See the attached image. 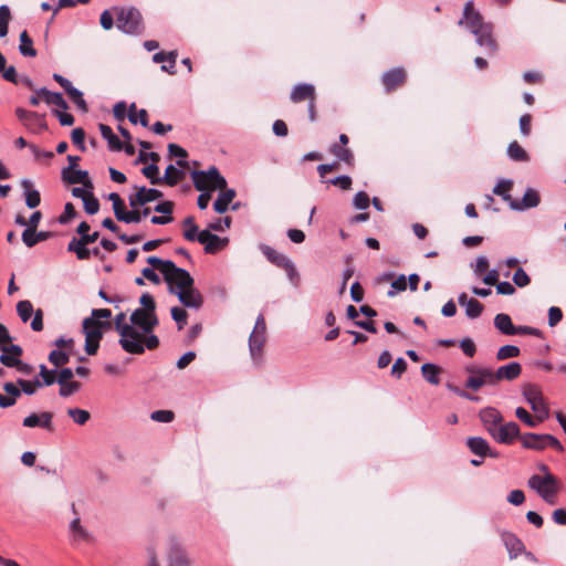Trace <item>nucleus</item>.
Returning a JSON list of instances; mask_svg holds the SVG:
<instances>
[{
	"mask_svg": "<svg viewBox=\"0 0 566 566\" xmlns=\"http://www.w3.org/2000/svg\"><path fill=\"white\" fill-rule=\"evenodd\" d=\"M158 323L156 313L142 311V308H136L130 315V325L140 328L144 334L153 333Z\"/></svg>",
	"mask_w": 566,
	"mask_h": 566,
	"instance_id": "obj_12",
	"label": "nucleus"
},
{
	"mask_svg": "<svg viewBox=\"0 0 566 566\" xmlns=\"http://www.w3.org/2000/svg\"><path fill=\"white\" fill-rule=\"evenodd\" d=\"M494 326L503 335H515L516 326L513 324L512 318L509 314H496L494 317Z\"/></svg>",
	"mask_w": 566,
	"mask_h": 566,
	"instance_id": "obj_32",
	"label": "nucleus"
},
{
	"mask_svg": "<svg viewBox=\"0 0 566 566\" xmlns=\"http://www.w3.org/2000/svg\"><path fill=\"white\" fill-rule=\"evenodd\" d=\"M53 237L51 231H36V229H24L22 241L28 248H33L39 242L46 241Z\"/></svg>",
	"mask_w": 566,
	"mask_h": 566,
	"instance_id": "obj_26",
	"label": "nucleus"
},
{
	"mask_svg": "<svg viewBox=\"0 0 566 566\" xmlns=\"http://www.w3.org/2000/svg\"><path fill=\"white\" fill-rule=\"evenodd\" d=\"M555 482V475L547 472L544 476L534 474L528 479V486L538 494L545 486Z\"/></svg>",
	"mask_w": 566,
	"mask_h": 566,
	"instance_id": "obj_38",
	"label": "nucleus"
},
{
	"mask_svg": "<svg viewBox=\"0 0 566 566\" xmlns=\"http://www.w3.org/2000/svg\"><path fill=\"white\" fill-rule=\"evenodd\" d=\"M324 182L333 186H337L343 190H349L352 187V178L347 175H339L332 179H326Z\"/></svg>",
	"mask_w": 566,
	"mask_h": 566,
	"instance_id": "obj_62",
	"label": "nucleus"
},
{
	"mask_svg": "<svg viewBox=\"0 0 566 566\" xmlns=\"http://www.w3.org/2000/svg\"><path fill=\"white\" fill-rule=\"evenodd\" d=\"M70 533L72 536V541L75 543L80 542H86L90 543L93 539V536L91 533H88L87 530H85L81 525V520L78 516H76L71 523H70Z\"/></svg>",
	"mask_w": 566,
	"mask_h": 566,
	"instance_id": "obj_30",
	"label": "nucleus"
},
{
	"mask_svg": "<svg viewBox=\"0 0 566 566\" xmlns=\"http://www.w3.org/2000/svg\"><path fill=\"white\" fill-rule=\"evenodd\" d=\"M99 238V232L86 233L80 238H72L67 244V251L75 253L76 258L81 261L90 259V251L87 245L94 243Z\"/></svg>",
	"mask_w": 566,
	"mask_h": 566,
	"instance_id": "obj_11",
	"label": "nucleus"
},
{
	"mask_svg": "<svg viewBox=\"0 0 566 566\" xmlns=\"http://www.w3.org/2000/svg\"><path fill=\"white\" fill-rule=\"evenodd\" d=\"M507 156L513 161L525 163L530 160V155L516 140L509 144Z\"/></svg>",
	"mask_w": 566,
	"mask_h": 566,
	"instance_id": "obj_42",
	"label": "nucleus"
},
{
	"mask_svg": "<svg viewBox=\"0 0 566 566\" xmlns=\"http://www.w3.org/2000/svg\"><path fill=\"white\" fill-rule=\"evenodd\" d=\"M464 307L467 316L471 319L478 318L483 312V304L475 298H470V302Z\"/></svg>",
	"mask_w": 566,
	"mask_h": 566,
	"instance_id": "obj_57",
	"label": "nucleus"
},
{
	"mask_svg": "<svg viewBox=\"0 0 566 566\" xmlns=\"http://www.w3.org/2000/svg\"><path fill=\"white\" fill-rule=\"evenodd\" d=\"M36 94L42 95L44 102L48 105H54L63 111H66L69 108V104L64 99L63 95L59 92H51L45 87H41L36 90Z\"/></svg>",
	"mask_w": 566,
	"mask_h": 566,
	"instance_id": "obj_27",
	"label": "nucleus"
},
{
	"mask_svg": "<svg viewBox=\"0 0 566 566\" xmlns=\"http://www.w3.org/2000/svg\"><path fill=\"white\" fill-rule=\"evenodd\" d=\"M3 390L6 395L0 394V408L7 409L17 403L18 398L21 397V390L13 382H4Z\"/></svg>",
	"mask_w": 566,
	"mask_h": 566,
	"instance_id": "obj_24",
	"label": "nucleus"
},
{
	"mask_svg": "<svg viewBox=\"0 0 566 566\" xmlns=\"http://www.w3.org/2000/svg\"><path fill=\"white\" fill-rule=\"evenodd\" d=\"M539 202V193L533 188H527L521 200H511L510 208L515 211H524L526 209L536 208Z\"/></svg>",
	"mask_w": 566,
	"mask_h": 566,
	"instance_id": "obj_18",
	"label": "nucleus"
},
{
	"mask_svg": "<svg viewBox=\"0 0 566 566\" xmlns=\"http://www.w3.org/2000/svg\"><path fill=\"white\" fill-rule=\"evenodd\" d=\"M465 23L467 28L475 35L476 43L485 48L489 54H493L497 50V43L493 38V24L485 22L482 14L473 8V1L470 0L464 4L463 17L459 24Z\"/></svg>",
	"mask_w": 566,
	"mask_h": 566,
	"instance_id": "obj_1",
	"label": "nucleus"
},
{
	"mask_svg": "<svg viewBox=\"0 0 566 566\" xmlns=\"http://www.w3.org/2000/svg\"><path fill=\"white\" fill-rule=\"evenodd\" d=\"M60 385L59 395L63 398H67L81 389V384L78 381H67Z\"/></svg>",
	"mask_w": 566,
	"mask_h": 566,
	"instance_id": "obj_61",
	"label": "nucleus"
},
{
	"mask_svg": "<svg viewBox=\"0 0 566 566\" xmlns=\"http://www.w3.org/2000/svg\"><path fill=\"white\" fill-rule=\"evenodd\" d=\"M440 367L431 363H426L421 366L423 378L431 385H438L440 382Z\"/></svg>",
	"mask_w": 566,
	"mask_h": 566,
	"instance_id": "obj_45",
	"label": "nucleus"
},
{
	"mask_svg": "<svg viewBox=\"0 0 566 566\" xmlns=\"http://www.w3.org/2000/svg\"><path fill=\"white\" fill-rule=\"evenodd\" d=\"M11 19L10 9L6 4L0 6V38H4L8 34V25Z\"/></svg>",
	"mask_w": 566,
	"mask_h": 566,
	"instance_id": "obj_56",
	"label": "nucleus"
},
{
	"mask_svg": "<svg viewBox=\"0 0 566 566\" xmlns=\"http://www.w3.org/2000/svg\"><path fill=\"white\" fill-rule=\"evenodd\" d=\"M266 340V324L264 315H258L253 331L249 337V350L254 361H260L263 354V346Z\"/></svg>",
	"mask_w": 566,
	"mask_h": 566,
	"instance_id": "obj_8",
	"label": "nucleus"
},
{
	"mask_svg": "<svg viewBox=\"0 0 566 566\" xmlns=\"http://www.w3.org/2000/svg\"><path fill=\"white\" fill-rule=\"evenodd\" d=\"M112 323L109 321H97L94 318H84L83 332L86 338L101 340L104 331L111 329Z\"/></svg>",
	"mask_w": 566,
	"mask_h": 566,
	"instance_id": "obj_17",
	"label": "nucleus"
},
{
	"mask_svg": "<svg viewBox=\"0 0 566 566\" xmlns=\"http://www.w3.org/2000/svg\"><path fill=\"white\" fill-rule=\"evenodd\" d=\"M479 418L485 430L491 434L502 421L501 412L493 407H485L479 412Z\"/></svg>",
	"mask_w": 566,
	"mask_h": 566,
	"instance_id": "obj_22",
	"label": "nucleus"
},
{
	"mask_svg": "<svg viewBox=\"0 0 566 566\" xmlns=\"http://www.w3.org/2000/svg\"><path fill=\"white\" fill-rule=\"evenodd\" d=\"M523 396L538 420H546L549 417V409L545 405L543 395L536 385H526L523 388Z\"/></svg>",
	"mask_w": 566,
	"mask_h": 566,
	"instance_id": "obj_9",
	"label": "nucleus"
},
{
	"mask_svg": "<svg viewBox=\"0 0 566 566\" xmlns=\"http://www.w3.org/2000/svg\"><path fill=\"white\" fill-rule=\"evenodd\" d=\"M182 226L185 228L182 233L184 238L190 242L198 241L199 229L195 222V218L192 216H188L184 219Z\"/></svg>",
	"mask_w": 566,
	"mask_h": 566,
	"instance_id": "obj_46",
	"label": "nucleus"
},
{
	"mask_svg": "<svg viewBox=\"0 0 566 566\" xmlns=\"http://www.w3.org/2000/svg\"><path fill=\"white\" fill-rule=\"evenodd\" d=\"M22 186L24 187L27 207L30 209L36 208L41 202L40 192L35 189H32V184L28 179L22 181Z\"/></svg>",
	"mask_w": 566,
	"mask_h": 566,
	"instance_id": "obj_37",
	"label": "nucleus"
},
{
	"mask_svg": "<svg viewBox=\"0 0 566 566\" xmlns=\"http://www.w3.org/2000/svg\"><path fill=\"white\" fill-rule=\"evenodd\" d=\"M521 443L524 449L528 450L543 451L551 447L559 452L564 451L559 440L549 433H524L521 436Z\"/></svg>",
	"mask_w": 566,
	"mask_h": 566,
	"instance_id": "obj_7",
	"label": "nucleus"
},
{
	"mask_svg": "<svg viewBox=\"0 0 566 566\" xmlns=\"http://www.w3.org/2000/svg\"><path fill=\"white\" fill-rule=\"evenodd\" d=\"M168 153L171 157H177V165L181 168H186L188 166V163L185 160V158L188 156V153L185 148L177 144H169L168 145Z\"/></svg>",
	"mask_w": 566,
	"mask_h": 566,
	"instance_id": "obj_49",
	"label": "nucleus"
},
{
	"mask_svg": "<svg viewBox=\"0 0 566 566\" xmlns=\"http://www.w3.org/2000/svg\"><path fill=\"white\" fill-rule=\"evenodd\" d=\"M491 436L499 443L512 444L516 438L521 439L522 434L518 424L511 421L505 424H499Z\"/></svg>",
	"mask_w": 566,
	"mask_h": 566,
	"instance_id": "obj_13",
	"label": "nucleus"
},
{
	"mask_svg": "<svg viewBox=\"0 0 566 566\" xmlns=\"http://www.w3.org/2000/svg\"><path fill=\"white\" fill-rule=\"evenodd\" d=\"M65 93L82 113H87V103L84 99L83 93L78 88L72 85Z\"/></svg>",
	"mask_w": 566,
	"mask_h": 566,
	"instance_id": "obj_47",
	"label": "nucleus"
},
{
	"mask_svg": "<svg viewBox=\"0 0 566 566\" xmlns=\"http://www.w3.org/2000/svg\"><path fill=\"white\" fill-rule=\"evenodd\" d=\"M67 415L73 419V421L76 424H80V426L85 424L91 418V415L87 410L80 409V408H70L67 410Z\"/></svg>",
	"mask_w": 566,
	"mask_h": 566,
	"instance_id": "obj_55",
	"label": "nucleus"
},
{
	"mask_svg": "<svg viewBox=\"0 0 566 566\" xmlns=\"http://www.w3.org/2000/svg\"><path fill=\"white\" fill-rule=\"evenodd\" d=\"M516 417L526 426L531 428L537 427L544 420H538L537 416H532L525 408L517 407L515 410Z\"/></svg>",
	"mask_w": 566,
	"mask_h": 566,
	"instance_id": "obj_48",
	"label": "nucleus"
},
{
	"mask_svg": "<svg viewBox=\"0 0 566 566\" xmlns=\"http://www.w3.org/2000/svg\"><path fill=\"white\" fill-rule=\"evenodd\" d=\"M522 373V366L517 361H512L506 365L500 366L497 369H493L496 385L502 380L512 381L520 377Z\"/></svg>",
	"mask_w": 566,
	"mask_h": 566,
	"instance_id": "obj_21",
	"label": "nucleus"
},
{
	"mask_svg": "<svg viewBox=\"0 0 566 566\" xmlns=\"http://www.w3.org/2000/svg\"><path fill=\"white\" fill-rule=\"evenodd\" d=\"M24 126L32 133H41L48 129L45 114L33 112Z\"/></svg>",
	"mask_w": 566,
	"mask_h": 566,
	"instance_id": "obj_39",
	"label": "nucleus"
},
{
	"mask_svg": "<svg viewBox=\"0 0 566 566\" xmlns=\"http://www.w3.org/2000/svg\"><path fill=\"white\" fill-rule=\"evenodd\" d=\"M168 292L176 295L185 307L199 310L203 304V297L195 287V280L188 271L187 274H177L174 277V283L168 285Z\"/></svg>",
	"mask_w": 566,
	"mask_h": 566,
	"instance_id": "obj_2",
	"label": "nucleus"
},
{
	"mask_svg": "<svg viewBox=\"0 0 566 566\" xmlns=\"http://www.w3.org/2000/svg\"><path fill=\"white\" fill-rule=\"evenodd\" d=\"M115 329L118 332L119 345L133 355L144 354L143 335L133 325L126 323V314L120 312L114 319Z\"/></svg>",
	"mask_w": 566,
	"mask_h": 566,
	"instance_id": "obj_3",
	"label": "nucleus"
},
{
	"mask_svg": "<svg viewBox=\"0 0 566 566\" xmlns=\"http://www.w3.org/2000/svg\"><path fill=\"white\" fill-rule=\"evenodd\" d=\"M407 74L402 67H394L385 72L381 76V82L387 93H391L398 87L402 86L406 82Z\"/></svg>",
	"mask_w": 566,
	"mask_h": 566,
	"instance_id": "obj_16",
	"label": "nucleus"
},
{
	"mask_svg": "<svg viewBox=\"0 0 566 566\" xmlns=\"http://www.w3.org/2000/svg\"><path fill=\"white\" fill-rule=\"evenodd\" d=\"M198 242L205 244V252L207 254H216L229 244L228 238H220L211 233L209 230H202L198 234Z\"/></svg>",
	"mask_w": 566,
	"mask_h": 566,
	"instance_id": "obj_14",
	"label": "nucleus"
},
{
	"mask_svg": "<svg viewBox=\"0 0 566 566\" xmlns=\"http://www.w3.org/2000/svg\"><path fill=\"white\" fill-rule=\"evenodd\" d=\"M206 179H208L209 190H223L227 188V180L220 174L219 169L216 166H211L208 170L205 171Z\"/></svg>",
	"mask_w": 566,
	"mask_h": 566,
	"instance_id": "obj_28",
	"label": "nucleus"
},
{
	"mask_svg": "<svg viewBox=\"0 0 566 566\" xmlns=\"http://www.w3.org/2000/svg\"><path fill=\"white\" fill-rule=\"evenodd\" d=\"M171 317L176 322L178 329H182L187 324L188 313L185 308L179 306H174L170 310Z\"/></svg>",
	"mask_w": 566,
	"mask_h": 566,
	"instance_id": "obj_58",
	"label": "nucleus"
},
{
	"mask_svg": "<svg viewBox=\"0 0 566 566\" xmlns=\"http://www.w3.org/2000/svg\"><path fill=\"white\" fill-rule=\"evenodd\" d=\"M62 179L70 185L82 184L85 188L93 189V182L86 170L63 168Z\"/></svg>",
	"mask_w": 566,
	"mask_h": 566,
	"instance_id": "obj_20",
	"label": "nucleus"
},
{
	"mask_svg": "<svg viewBox=\"0 0 566 566\" xmlns=\"http://www.w3.org/2000/svg\"><path fill=\"white\" fill-rule=\"evenodd\" d=\"M146 261L153 268L160 270L167 285H171V283H174V277L177 274H187L186 269L178 268L171 260H163L158 256L151 255L148 256Z\"/></svg>",
	"mask_w": 566,
	"mask_h": 566,
	"instance_id": "obj_10",
	"label": "nucleus"
},
{
	"mask_svg": "<svg viewBox=\"0 0 566 566\" xmlns=\"http://www.w3.org/2000/svg\"><path fill=\"white\" fill-rule=\"evenodd\" d=\"M0 363L9 368H17V370L23 375H31L34 370L33 366L18 359L15 357H11L10 355H0Z\"/></svg>",
	"mask_w": 566,
	"mask_h": 566,
	"instance_id": "obj_29",
	"label": "nucleus"
},
{
	"mask_svg": "<svg viewBox=\"0 0 566 566\" xmlns=\"http://www.w3.org/2000/svg\"><path fill=\"white\" fill-rule=\"evenodd\" d=\"M237 192L232 188L223 189L216 201L213 202V209L218 213H224L229 209L230 202L234 199Z\"/></svg>",
	"mask_w": 566,
	"mask_h": 566,
	"instance_id": "obj_33",
	"label": "nucleus"
},
{
	"mask_svg": "<svg viewBox=\"0 0 566 566\" xmlns=\"http://www.w3.org/2000/svg\"><path fill=\"white\" fill-rule=\"evenodd\" d=\"M185 178V171L182 169L176 168L174 165H168L165 175L161 177L163 184L174 187L180 180Z\"/></svg>",
	"mask_w": 566,
	"mask_h": 566,
	"instance_id": "obj_40",
	"label": "nucleus"
},
{
	"mask_svg": "<svg viewBox=\"0 0 566 566\" xmlns=\"http://www.w3.org/2000/svg\"><path fill=\"white\" fill-rule=\"evenodd\" d=\"M329 153L334 155L339 161L345 163L349 167L355 165V157L349 148L343 147L338 144H333L329 147Z\"/></svg>",
	"mask_w": 566,
	"mask_h": 566,
	"instance_id": "obj_36",
	"label": "nucleus"
},
{
	"mask_svg": "<svg viewBox=\"0 0 566 566\" xmlns=\"http://www.w3.org/2000/svg\"><path fill=\"white\" fill-rule=\"evenodd\" d=\"M520 348L515 345H504L499 348L496 353V359L497 360H505L509 358H515L520 356Z\"/></svg>",
	"mask_w": 566,
	"mask_h": 566,
	"instance_id": "obj_53",
	"label": "nucleus"
},
{
	"mask_svg": "<svg viewBox=\"0 0 566 566\" xmlns=\"http://www.w3.org/2000/svg\"><path fill=\"white\" fill-rule=\"evenodd\" d=\"M465 371L469 374L464 382L467 389L478 391L484 386H496L491 367L470 364L465 366Z\"/></svg>",
	"mask_w": 566,
	"mask_h": 566,
	"instance_id": "obj_6",
	"label": "nucleus"
},
{
	"mask_svg": "<svg viewBox=\"0 0 566 566\" xmlns=\"http://www.w3.org/2000/svg\"><path fill=\"white\" fill-rule=\"evenodd\" d=\"M191 178L193 186L198 191L209 190L208 179H206L207 177L205 170H193L191 172Z\"/></svg>",
	"mask_w": 566,
	"mask_h": 566,
	"instance_id": "obj_54",
	"label": "nucleus"
},
{
	"mask_svg": "<svg viewBox=\"0 0 566 566\" xmlns=\"http://www.w3.org/2000/svg\"><path fill=\"white\" fill-rule=\"evenodd\" d=\"M49 361L55 367H60L70 361V355L63 350L54 349L49 355Z\"/></svg>",
	"mask_w": 566,
	"mask_h": 566,
	"instance_id": "obj_59",
	"label": "nucleus"
},
{
	"mask_svg": "<svg viewBox=\"0 0 566 566\" xmlns=\"http://www.w3.org/2000/svg\"><path fill=\"white\" fill-rule=\"evenodd\" d=\"M159 168L157 166V163H151L150 165L144 167L142 169V174L149 179L151 185H161L163 179L158 176Z\"/></svg>",
	"mask_w": 566,
	"mask_h": 566,
	"instance_id": "obj_51",
	"label": "nucleus"
},
{
	"mask_svg": "<svg viewBox=\"0 0 566 566\" xmlns=\"http://www.w3.org/2000/svg\"><path fill=\"white\" fill-rule=\"evenodd\" d=\"M501 538L509 552V556L511 559L516 558L520 554H522L525 551L523 542L515 534L507 531H503L501 533Z\"/></svg>",
	"mask_w": 566,
	"mask_h": 566,
	"instance_id": "obj_23",
	"label": "nucleus"
},
{
	"mask_svg": "<svg viewBox=\"0 0 566 566\" xmlns=\"http://www.w3.org/2000/svg\"><path fill=\"white\" fill-rule=\"evenodd\" d=\"M467 446L473 454L479 455L480 458H485L490 452L488 441L481 437L468 438Z\"/></svg>",
	"mask_w": 566,
	"mask_h": 566,
	"instance_id": "obj_34",
	"label": "nucleus"
},
{
	"mask_svg": "<svg viewBox=\"0 0 566 566\" xmlns=\"http://www.w3.org/2000/svg\"><path fill=\"white\" fill-rule=\"evenodd\" d=\"M84 210L87 214H95L99 210L98 199L91 192L86 198H83Z\"/></svg>",
	"mask_w": 566,
	"mask_h": 566,
	"instance_id": "obj_60",
	"label": "nucleus"
},
{
	"mask_svg": "<svg viewBox=\"0 0 566 566\" xmlns=\"http://www.w3.org/2000/svg\"><path fill=\"white\" fill-rule=\"evenodd\" d=\"M19 52L21 55L28 57H35L38 54L36 50L33 48V40L25 30L20 33Z\"/></svg>",
	"mask_w": 566,
	"mask_h": 566,
	"instance_id": "obj_41",
	"label": "nucleus"
},
{
	"mask_svg": "<svg viewBox=\"0 0 566 566\" xmlns=\"http://www.w3.org/2000/svg\"><path fill=\"white\" fill-rule=\"evenodd\" d=\"M164 193L156 188H138L137 192L128 197L130 208L144 207L149 202L163 198Z\"/></svg>",
	"mask_w": 566,
	"mask_h": 566,
	"instance_id": "obj_15",
	"label": "nucleus"
},
{
	"mask_svg": "<svg viewBox=\"0 0 566 566\" xmlns=\"http://www.w3.org/2000/svg\"><path fill=\"white\" fill-rule=\"evenodd\" d=\"M407 289V277L405 274H400L396 280L391 282V289L388 291L387 295L389 297L395 296L398 292H403Z\"/></svg>",
	"mask_w": 566,
	"mask_h": 566,
	"instance_id": "obj_63",
	"label": "nucleus"
},
{
	"mask_svg": "<svg viewBox=\"0 0 566 566\" xmlns=\"http://www.w3.org/2000/svg\"><path fill=\"white\" fill-rule=\"evenodd\" d=\"M168 566H190V560L185 549L178 544L172 545L169 549Z\"/></svg>",
	"mask_w": 566,
	"mask_h": 566,
	"instance_id": "obj_31",
	"label": "nucleus"
},
{
	"mask_svg": "<svg viewBox=\"0 0 566 566\" xmlns=\"http://www.w3.org/2000/svg\"><path fill=\"white\" fill-rule=\"evenodd\" d=\"M98 129L104 139L108 143V148L111 150L120 151L123 150V143L119 138L113 133V129L106 124H99Z\"/></svg>",
	"mask_w": 566,
	"mask_h": 566,
	"instance_id": "obj_35",
	"label": "nucleus"
},
{
	"mask_svg": "<svg viewBox=\"0 0 566 566\" xmlns=\"http://www.w3.org/2000/svg\"><path fill=\"white\" fill-rule=\"evenodd\" d=\"M290 98L293 103H301L305 99H315V87L308 83H301L293 87Z\"/></svg>",
	"mask_w": 566,
	"mask_h": 566,
	"instance_id": "obj_25",
	"label": "nucleus"
},
{
	"mask_svg": "<svg viewBox=\"0 0 566 566\" xmlns=\"http://www.w3.org/2000/svg\"><path fill=\"white\" fill-rule=\"evenodd\" d=\"M53 413L50 411H42L40 413H31L22 421L23 427L35 428L40 427L48 431H53L52 424Z\"/></svg>",
	"mask_w": 566,
	"mask_h": 566,
	"instance_id": "obj_19",
	"label": "nucleus"
},
{
	"mask_svg": "<svg viewBox=\"0 0 566 566\" xmlns=\"http://www.w3.org/2000/svg\"><path fill=\"white\" fill-rule=\"evenodd\" d=\"M512 186V180H502L494 187L493 192L501 196L504 201L510 203L511 200H513L512 196L509 193Z\"/></svg>",
	"mask_w": 566,
	"mask_h": 566,
	"instance_id": "obj_52",
	"label": "nucleus"
},
{
	"mask_svg": "<svg viewBox=\"0 0 566 566\" xmlns=\"http://www.w3.org/2000/svg\"><path fill=\"white\" fill-rule=\"evenodd\" d=\"M559 491V482L555 478V482L553 484H548L545 486L538 495L549 505L557 504V493Z\"/></svg>",
	"mask_w": 566,
	"mask_h": 566,
	"instance_id": "obj_44",
	"label": "nucleus"
},
{
	"mask_svg": "<svg viewBox=\"0 0 566 566\" xmlns=\"http://www.w3.org/2000/svg\"><path fill=\"white\" fill-rule=\"evenodd\" d=\"M39 368H40L39 375L42 378V380H40L39 378H35V385L39 388H41L43 386H51L54 382H56V374H57L56 369H48L44 364H41L39 366Z\"/></svg>",
	"mask_w": 566,
	"mask_h": 566,
	"instance_id": "obj_43",
	"label": "nucleus"
},
{
	"mask_svg": "<svg viewBox=\"0 0 566 566\" xmlns=\"http://www.w3.org/2000/svg\"><path fill=\"white\" fill-rule=\"evenodd\" d=\"M175 413L171 410H156L150 415V419L157 422L169 423L174 420Z\"/></svg>",
	"mask_w": 566,
	"mask_h": 566,
	"instance_id": "obj_64",
	"label": "nucleus"
},
{
	"mask_svg": "<svg viewBox=\"0 0 566 566\" xmlns=\"http://www.w3.org/2000/svg\"><path fill=\"white\" fill-rule=\"evenodd\" d=\"M17 312L23 323H27L34 315L33 305L30 301L23 300L18 302Z\"/></svg>",
	"mask_w": 566,
	"mask_h": 566,
	"instance_id": "obj_50",
	"label": "nucleus"
},
{
	"mask_svg": "<svg viewBox=\"0 0 566 566\" xmlns=\"http://www.w3.org/2000/svg\"><path fill=\"white\" fill-rule=\"evenodd\" d=\"M116 17V27L128 35H140L144 33L145 24L140 11L133 6L113 7Z\"/></svg>",
	"mask_w": 566,
	"mask_h": 566,
	"instance_id": "obj_4",
	"label": "nucleus"
},
{
	"mask_svg": "<svg viewBox=\"0 0 566 566\" xmlns=\"http://www.w3.org/2000/svg\"><path fill=\"white\" fill-rule=\"evenodd\" d=\"M260 250L262 251L263 255L268 259L269 262L285 271L289 281L294 286L300 285V273L295 268L293 261L287 255L276 251L275 249L266 244H261Z\"/></svg>",
	"mask_w": 566,
	"mask_h": 566,
	"instance_id": "obj_5",
	"label": "nucleus"
}]
</instances>
